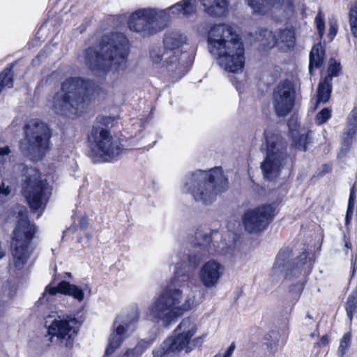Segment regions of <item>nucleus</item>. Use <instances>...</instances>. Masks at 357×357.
Returning a JSON list of instances; mask_svg holds the SVG:
<instances>
[{
  "label": "nucleus",
  "instance_id": "obj_7",
  "mask_svg": "<svg viewBox=\"0 0 357 357\" xmlns=\"http://www.w3.org/2000/svg\"><path fill=\"white\" fill-rule=\"evenodd\" d=\"M139 318V312L137 307L126 309L117 315L112 324L104 357L113 354L135 331ZM149 346L147 341L141 340L135 348L128 349L119 357H140Z\"/></svg>",
  "mask_w": 357,
  "mask_h": 357
},
{
  "label": "nucleus",
  "instance_id": "obj_33",
  "mask_svg": "<svg viewBox=\"0 0 357 357\" xmlns=\"http://www.w3.org/2000/svg\"><path fill=\"white\" fill-rule=\"evenodd\" d=\"M331 117V110L328 108L321 109L315 117V123L317 125L325 123Z\"/></svg>",
  "mask_w": 357,
  "mask_h": 357
},
{
  "label": "nucleus",
  "instance_id": "obj_32",
  "mask_svg": "<svg viewBox=\"0 0 357 357\" xmlns=\"http://www.w3.org/2000/svg\"><path fill=\"white\" fill-rule=\"evenodd\" d=\"M341 70L340 62L337 61L335 59H331L329 60L328 69V76L327 77L330 78V82L331 81V77L338 76Z\"/></svg>",
  "mask_w": 357,
  "mask_h": 357
},
{
  "label": "nucleus",
  "instance_id": "obj_29",
  "mask_svg": "<svg viewBox=\"0 0 357 357\" xmlns=\"http://www.w3.org/2000/svg\"><path fill=\"white\" fill-rule=\"evenodd\" d=\"M349 16L351 33L355 38H357V1L351 5Z\"/></svg>",
  "mask_w": 357,
  "mask_h": 357
},
{
  "label": "nucleus",
  "instance_id": "obj_11",
  "mask_svg": "<svg viewBox=\"0 0 357 357\" xmlns=\"http://www.w3.org/2000/svg\"><path fill=\"white\" fill-rule=\"evenodd\" d=\"M264 137L266 157L261 163V167L264 177L272 180L279 175L288 157L286 153V146L279 135L271 131H265Z\"/></svg>",
  "mask_w": 357,
  "mask_h": 357
},
{
  "label": "nucleus",
  "instance_id": "obj_39",
  "mask_svg": "<svg viewBox=\"0 0 357 357\" xmlns=\"http://www.w3.org/2000/svg\"><path fill=\"white\" fill-rule=\"evenodd\" d=\"M11 192V188L9 185H6L5 181H3L0 183V198H5L9 196Z\"/></svg>",
  "mask_w": 357,
  "mask_h": 357
},
{
  "label": "nucleus",
  "instance_id": "obj_12",
  "mask_svg": "<svg viewBox=\"0 0 357 357\" xmlns=\"http://www.w3.org/2000/svg\"><path fill=\"white\" fill-rule=\"evenodd\" d=\"M164 15L165 12L162 9L139 8L129 16L128 26L142 36H149L167 26Z\"/></svg>",
  "mask_w": 357,
  "mask_h": 357
},
{
  "label": "nucleus",
  "instance_id": "obj_2",
  "mask_svg": "<svg viewBox=\"0 0 357 357\" xmlns=\"http://www.w3.org/2000/svg\"><path fill=\"white\" fill-rule=\"evenodd\" d=\"M129 42L122 33H113L102 37L100 50L88 48L85 64L96 75H106L110 79L121 76L127 68Z\"/></svg>",
  "mask_w": 357,
  "mask_h": 357
},
{
  "label": "nucleus",
  "instance_id": "obj_24",
  "mask_svg": "<svg viewBox=\"0 0 357 357\" xmlns=\"http://www.w3.org/2000/svg\"><path fill=\"white\" fill-rule=\"evenodd\" d=\"M324 58V51L321 45L319 43L314 45L310 54L309 70L310 73H312L314 68H318L322 65Z\"/></svg>",
  "mask_w": 357,
  "mask_h": 357
},
{
  "label": "nucleus",
  "instance_id": "obj_46",
  "mask_svg": "<svg viewBox=\"0 0 357 357\" xmlns=\"http://www.w3.org/2000/svg\"><path fill=\"white\" fill-rule=\"evenodd\" d=\"M345 246L349 249V248H351V245L349 242H346Z\"/></svg>",
  "mask_w": 357,
  "mask_h": 357
},
{
  "label": "nucleus",
  "instance_id": "obj_38",
  "mask_svg": "<svg viewBox=\"0 0 357 357\" xmlns=\"http://www.w3.org/2000/svg\"><path fill=\"white\" fill-rule=\"evenodd\" d=\"M346 123L357 126V106L354 107L348 114Z\"/></svg>",
  "mask_w": 357,
  "mask_h": 357
},
{
  "label": "nucleus",
  "instance_id": "obj_45",
  "mask_svg": "<svg viewBox=\"0 0 357 357\" xmlns=\"http://www.w3.org/2000/svg\"><path fill=\"white\" fill-rule=\"evenodd\" d=\"M208 253L209 255H215L216 254H220V252H218V251H215V250H209L208 251Z\"/></svg>",
  "mask_w": 357,
  "mask_h": 357
},
{
  "label": "nucleus",
  "instance_id": "obj_1",
  "mask_svg": "<svg viewBox=\"0 0 357 357\" xmlns=\"http://www.w3.org/2000/svg\"><path fill=\"white\" fill-rule=\"evenodd\" d=\"M174 262V275L169 284L146 312L148 319L164 326L175 322L199 304L197 292L200 284L207 289H215L225 273V266L217 259H211L200 266L198 282L186 274L184 261L178 262L176 258Z\"/></svg>",
  "mask_w": 357,
  "mask_h": 357
},
{
  "label": "nucleus",
  "instance_id": "obj_9",
  "mask_svg": "<svg viewBox=\"0 0 357 357\" xmlns=\"http://www.w3.org/2000/svg\"><path fill=\"white\" fill-rule=\"evenodd\" d=\"M18 213L19 220L13 231L11 248L14 268L16 271H21L26 267L31 254L29 243L36 229L27 219L26 208L20 207Z\"/></svg>",
  "mask_w": 357,
  "mask_h": 357
},
{
  "label": "nucleus",
  "instance_id": "obj_37",
  "mask_svg": "<svg viewBox=\"0 0 357 357\" xmlns=\"http://www.w3.org/2000/svg\"><path fill=\"white\" fill-rule=\"evenodd\" d=\"M270 337L273 338V340L267 344V347L269 352L274 354L276 352L278 347V334L275 332H271Z\"/></svg>",
  "mask_w": 357,
  "mask_h": 357
},
{
  "label": "nucleus",
  "instance_id": "obj_47",
  "mask_svg": "<svg viewBox=\"0 0 357 357\" xmlns=\"http://www.w3.org/2000/svg\"><path fill=\"white\" fill-rule=\"evenodd\" d=\"M66 275H67V276H70V273H67Z\"/></svg>",
  "mask_w": 357,
  "mask_h": 357
},
{
  "label": "nucleus",
  "instance_id": "obj_30",
  "mask_svg": "<svg viewBox=\"0 0 357 357\" xmlns=\"http://www.w3.org/2000/svg\"><path fill=\"white\" fill-rule=\"evenodd\" d=\"M12 68L13 66L6 68L0 73V92L3 87L12 88L13 86Z\"/></svg>",
  "mask_w": 357,
  "mask_h": 357
},
{
  "label": "nucleus",
  "instance_id": "obj_27",
  "mask_svg": "<svg viewBox=\"0 0 357 357\" xmlns=\"http://www.w3.org/2000/svg\"><path fill=\"white\" fill-rule=\"evenodd\" d=\"M313 264L312 256L310 257L307 253H303L298 259V266L301 268L303 275L309 274L312 270Z\"/></svg>",
  "mask_w": 357,
  "mask_h": 357
},
{
  "label": "nucleus",
  "instance_id": "obj_34",
  "mask_svg": "<svg viewBox=\"0 0 357 357\" xmlns=\"http://www.w3.org/2000/svg\"><path fill=\"white\" fill-rule=\"evenodd\" d=\"M354 208V189H352L350 192L348 208H347L346 218H345L346 225H349L351 220Z\"/></svg>",
  "mask_w": 357,
  "mask_h": 357
},
{
  "label": "nucleus",
  "instance_id": "obj_42",
  "mask_svg": "<svg viewBox=\"0 0 357 357\" xmlns=\"http://www.w3.org/2000/svg\"><path fill=\"white\" fill-rule=\"evenodd\" d=\"M337 31V25L334 23H331L329 31H328V37H329L331 41L333 40V38H335V36H336Z\"/></svg>",
  "mask_w": 357,
  "mask_h": 357
},
{
  "label": "nucleus",
  "instance_id": "obj_23",
  "mask_svg": "<svg viewBox=\"0 0 357 357\" xmlns=\"http://www.w3.org/2000/svg\"><path fill=\"white\" fill-rule=\"evenodd\" d=\"M357 135V126H351L346 123L342 134V147L339 153V156L344 155L349 150L354 139Z\"/></svg>",
  "mask_w": 357,
  "mask_h": 357
},
{
  "label": "nucleus",
  "instance_id": "obj_15",
  "mask_svg": "<svg viewBox=\"0 0 357 357\" xmlns=\"http://www.w3.org/2000/svg\"><path fill=\"white\" fill-rule=\"evenodd\" d=\"M196 344L174 331L172 335L167 337L160 347L153 351V357H174L181 352H191Z\"/></svg>",
  "mask_w": 357,
  "mask_h": 357
},
{
  "label": "nucleus",
  "instance_id": "obj_43",
  "mask_svg": "<svg viewBox=\"0 0 357 357\" xmlns=\"http://www.w3.org/2000/svg\"><path fill=\"white\" fill-rule=\"evenodd\" d=\"M351 274L354 275L356 271L357 270V256L353 255L351 259Z\"/></svg>",
  "mask_w": 357,
  "mask_h": 357
},
{
  "label": "nucleus",
  "instance_id": "obj_21",
  "mask_svg": "<svg viewBox=\"0 0 357 357\" xmlns=\"http://www.w3.org/2000/svg\"><path fill=\"white\" fill-rule=\"evenodd\" d=\"M197 330L198 327L196 322L188 317L183 319L174 331L179 333V335L186 337L190 342L195 343V342H197L199 339H204L205 337V335H204L203 337L193 338Z\"/></svg>",
  "mask_w": 357,
  "mask_h": 357
},
{
  "label": "nucleus",
  "instance_id": "obj_5",
  "mask_svg": "<svg viewBox=\"0 0 357 357\" xmlns=\"http://www.w3.org/2000/svg\"><path fill=\"white\" fill-rule=\"evenodd\" d=\"M185 37L178 32L165 35L163 46L151 49L149 58L153 66L162 74L180 79L188 70L191 61L188 52L181 50Z\"/></svg>",
  "mask_w": 357,
  "mask_h": 357
},
{
  "label": "nucleus",
  "instance_id": "obj_16",
  "mask_svg": "<svg viewBox=\"0 0 357 357\" xmlns=\"http://www.w3.org/2000/svg\"><path fill=\"white\" fill-rule=\"evenodd\" d=\"M273 204H264L248 211L243 217V225L250 233H257L264 229L274 216Z\"/></svg>",
  "mask_w": 357,
  "mask_h": 357
},
{
  "label": "nucleus",
  "instance_id": "obj_25",
  "mask_svg": "<svg viewBox=\"0 0 357 357\" xmlns=\"http://www.w3.org/2000/svg\"><path fill=\"white\" fill-rule=\"evenodd\" d=\"M331 86L329 77H325L320 82L317 89V102H326L331 96Z\"/></svg>",
  "mask_w": 357,
  "mask_h": 357
},
{
  "label": "nucleus",
  "instance_id": "obj_6",
  "mask_svg": "<svg viewBox=\"0 0 357 357\" xmlns=\"http://www.w3.org/2000/svg\"><path fill=\"white\" fill-rule=\"evenodd\" d=\"M228 188V180L220 167L209 171L198 170L188 178L182 187L184 193L189 192L196 202L208 204L216 196Z\"/></svg>",
  "mask_w": 357,
  "mask_h": 357
},
{
  "label": "nucleus",
  "instance_id": "obj_19",
  "mask_svg": "<svg viewBox=\"0 0 357 357\" xmlns=\"http://www.w3.org/2000/svg\"><path fill=\"white\" fill-rule=\"evenodd\" d=\"M57 293L70 296L79 302L82 301L84 299L83 289L68 282L62 281L58 284L57 287L47 286L43 296L40 298V303L49 302L50 301L49 296H54Z\"/></svg>",
  "mask_w": 357,
  "mask_h": 357
},
{
  "label": "nucleus",
  "instance_id": "obj_35",
  "mask_svg": "<svg viewBox=\"0 0 357 357\" xmlns=\"http://www.w3.org/2000/svg\"><path fill=\"white\" fill-rule=\"evenodd\" d=\"M315 23L320 38H322L324 34V15L321 10L315 17Z\"/></svg>",
  "mask_w": 357,
  "mask_h": 357
},
{
  "label": "nucleus",
  "instance_id": "obj_4",
  "mask_svg": "<svg viewBox=\"0 0 357 357\" xmlns=\"http://www.w3.org/2000/svg\"><path fill=\"white\" fill-rule=\"evenodd\" d=\"M94 82L79 77H69L61 84V91L52 100V109L68 118L81 115L98 92Z\"/></svg>",
  "mask_w": 357,
  "mask_h": 357
},
{
  "label": "nucleus",
  "instance_id": "obj_44",
  "mask_svg": "<svg viewBox=\"0 0 357 357\" xmlns=\"http://www.w3.org/2000/svg\"><path fill=\"white\" fill-rule=\"evenodd\" d=\"M328 340L327 336L324 335L321 337L320 344L322 345H325L328 343Z\"/></svg>",
  "mask_w": 357,
  "mask_h": 357
},
{
  "label": "nucleus",
  "instance_id": "obj_36",
  "mask_svg": "<svg viewBox=\"0 0 357 357\" xmlns=\"http://www.w3.org/2000/svg\"><path fill=\"white\" fill-rule=\"evenodd\" d=\"M351 343V335L349 333L344 334L340 341V347H339V353L341 356H343L348 349Z\"/></svg>",
  "mask_w": 357,
  "mask_h": 357
},
{
  "label": "nucleus",
  "instance_id": "obj_3",
  "mask_svg": "<svg viewBox=\"0 0 357 357\" xmlns=\"http://www.w3.org/2000/svg\"><path fill=\"white\" fill-rule=\"evenodd\" d=\"M209 53L224 70L242 72L245 57V49L239 35L227 24H216L207 33Z\"/></svg>",
  "mask_w": 357,
  "mask_h": 357
},
{
  "label": "nucleus",
  "instance_id": "obj_26",
  "mask_svg": "<svg viewBox=\"0 0 357 357\" xmlns=\"http://www.w3.org/2000/svg\"><path fill=\"white\" fill-rule=\"evenodd\" d=\"M289 252L287 250H281L277 255L273 266L274 274L282 273L289 263Z\"/></svg>",
  "mask_w": 357,
  "mask_h": 357
},
{
  "label": "nucleus",
  "instance_id": "obj_8",
  "mask_svg": "<svg viewBox=\"0 0 357 357\" xmlns=\"http://www.w3.org/2000/svg\"><path fill=\"white\" fill-rule=\"evenodd\" d=\"M110 119L99 116L94 123L89 135L88 144L91 156L96 161H108L116 158L121 152L109 131L104 127Z\"/></svg>",
  "mask_w": 357,
  "mask_h": 357
},
{
  "label": "nucleus",
  "instance_id": "obj_10",
  "mask_svg": "<svg viewBox=\"0 0 357 357\" xmlns=\"http://www.w3.org/2000/svg\"><path fill=\"white\" fill-rule=\"evenodd\" d=\"M22 193L33 211L43 212L51 195V188L38 170L30 167L24 171Z\"/></svg>",
  "mask_w": 357,
  "mask_h": 357
},
{
  "label": "nucleus",
  "instance_id": "obj_31",
  "mask_svg": "<svg viewBox=\"0 0 357 357\" xmlns=\"http://www.w3.org/2000/svg\"><path fill=\"white\" fill-rule=\"evenodd\" d=\"M294 135V145L297 149L305 151L306 145L309 143V133L300 134L298 137L296 138V135Z\"/></svg>",
  "mask_w": 357,
  "mask_h": 357
},
{
  "label": "nucleus",
  "instance_id": "obj_14",
  "mask_svg": "<svg viewBox=\"0 0 357 357\" xmlns=\"http://www.w3.org/2000/svg\"><path fill=\"white\" fill-rule=\"evenodd\" d=\"M76 319L70 317L50 315L45 321L47 335L50 340L56 337L61 344L69 349L73 347V340L78 331Z\"/></svg>",
  "mask_w": 357,
  "mask_h": 357
},
{
  "label": "nucleus",
  "instance_id": "obj_18",
  "mask_svg": "<svg viewBox=\"0 0 357 357\" xmlns=\"http://www.w3.org/2000/svg\"><path fill=\"white\" fill-rule=\"evenodd\" d=\"M295 90L293 84L288 80L280 83L273 93V105L280 116L287 115L294 105Z\"/></svg>",
  "mask_w": 357,
  "mask_h": 357
},
{
  "label": "nucleus",
  "instance_id": "obj_41",
  "mask_svg": "<svg viewBox=\"0 0 357 357\" xmlns=\"http://www.w3.org/2000/svg\"><path fill=\"white\" fill-rule=\"evenodd\" d=\"M11 153V150L8 146L0 147V161L6 160Z\"/></svg>",
  "mask_w": 357,
  "mask_h": 357
},
{
  "label": "nucleus",
  "instance_id": "obj_28",
  "mask_svg": "<svg viewBox=\"0 0 357 357\" xmlns=\"http://www.w3.org/2000/svg\"><path fill=\"white\" fill-rule=\"evenodd\" d=\"M347 316L351 321L354 316L357 317V290L354 291L347 298L346 304Z\"/></svg>",
  "mask_w": 357,
  "mask_h": 357
},
{
  "label": "nucleus",
  "instance_id": "obj_13",
  "mask_svg": "<svg viewBox=\"0 0 357 357\" xmlns=\"http://www.w3.org/2000/svg\"><path fill=\"white\" fill-rule=\"evenodd\" d=\"M26 138L20 144L21 150L39 159L47 150L50 132L47 126L38 120H31L24 127Z\"/></svg>",
  "mask_w": 357,
  "mask_h": 357
},
{
  "label": "nucleus",
  "instance_id": "obj_48",
  "mask_svg": "<svg viewBox=\"0 0 357 357\" xmlns=\"http://www.w3.org/2000/svg\"><path fill=\"white\" fill-rule=\"evenodd\" d=\"M213 357H215V356H213Z\"/></svg>",
  "mask_w": 357,
  "mask_h": 357
},
{
  "label": "nucleus",
  "instance_id": "obj_22",
  "mask_svg": "<svg viewBox=\"0 0 357 357\" xmlns=\"http://www.w3.org/2000/svg\"><path fill=\"white\" fill-rule=\"evenodd\" d=\"M245 1L252 10L253 13L265 15L276 4L283 3L284 0H245Z\"/></svg>",
  "mask_w": 357,
  "mask_h": 357
},
{
  "label": "nucleus",
  "instance_id": "obj_17",
  "mask_svg": "<svg viewBox=\"0 0 357 357\" xmlns=\"http://www.w3.org/2000/svg\"><path fill=\"white\" fill-rule=\"evenodd\" d=\"M259 40L268 47L277 46L279 49L287 51L293 49L295 46V31L292 28H285L273 33L264 29L259 33Z\"/></svg>",
  "mask_w": 357,
  "mask_h": 357
},
{
  "label": "nucleus",
  "instance_id": "obj_40",
  "mask_svg": "<svg viewBox=\"0 0 357 357\" xmlns=\"http://www.w3.org/2000/svg\"><path fill=\"white\" fill-rule=\"evenodd\" d=\"M235 344L233 342L230 344V346L223 353H218L215 356V357H231L234 349H235Z\"/></svg>",
  "mask_w": 357,
  "mask_h": 357
},
{
  "label": "nucleus",
  "instance_id": "obj_20",
  "mask_svg": "<svg viewBox=\"0 0 357 357\" xmlns=\"http://www.w3.org/2000/svg\"><path fill=\"white\" fill-rule=\"evenodd\" d=\"M162 10L165 12L164 17L167 25L172 18L181 16L190 17L195 14L197 10V0H181Z\"/></svg>",
  "mask_w": 357,
  "mask_h": 357
}]
</instances>
